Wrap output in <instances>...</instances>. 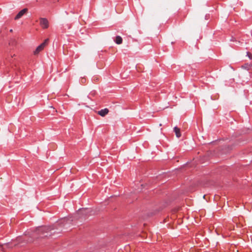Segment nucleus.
I'll return each mask as SVG.
<instances>
[{"instance_id":"nucleus-11","label":"nucleus","mask_w":252,"mask_h":252,"mask_svg":"<svg viewBox=\"0 0 252 252\" xmlns=\"http://www.w3.org/2000/svg\"><path fill=\"white\" fill-rule=\"evenodd\" d=\"M81 81H82V83H84V80H83V79H82Z\"/></svg>"},{"instance_id":"nucleus-4","label":"nucleus","mask_w":252,"mask_h":252,"mask_svg":"<svg viewBox=\"0 0 252 252\" xmlns=\"http://www.w3.org/2000/svg\"><path fill=\"white\" fill-rule=\"evenodd\" d=\"M27 11L28 9L27 8H24L21 10L15 17V20H18L21 18Z\"/></svg>"},{"instance_id":"nucleus-10","label":"nucleus","mask_w":252,"mask_h":252,"mask_svg":"<svg viewBox=\"0 0 252 252\" xmlns=\"http://www.w3.org/2000/svg\"><path fill=\"white\" fill-rule=\"evenodd\" d=\"M81 81H82V83H84V80H83V79H82Z\"/></svg>"},{"instance_id":"nucleus-12","label":"nucleus","mask_w":252,"mask_h":252,"mask_svg":"<svg viewBox=\"0 0 252 252\" xmlns=\"http://www.w3.org/2000/svg\"><path fill=\"white\" fill-rule=\"evenodd\" d=\"M10 32H12V30H10Z\"/></svg>"},{"instance_id":"nucleus-7","label":"nucleus","mask_w":252,"mask_h":252,"mask_svg":"<svg viewBox=\"0 0 252 252\" xmlns=\"http://www.w3.org/2000/svg\"><path fill=\"white\" fill-rule=\"evenodd\" d=\"M174 131L176 134V136L178 137V138H179L181 137V132H180V128H179L178 127H177V126H175L174 128Z\"/></svg>"},{"instance_id":"nucleus-8","label":"nucleus","mask_w":252,"mask_h":252,"mask_svg":"<svg viewBox=\"0 0 252 252\" xmlns=\"http://www.w3.org/2000/svg\"><path fill=\"white\" fill-rule=\"evenodd\" d=\"M123 39L120 36H117L116 37V39L115 40V42L116 43L118 44H120L122 43Z\"/></svg>"},{"instance_id":"nucleus-6","label":"nucleus","mask_w":252,"mask_h":252,"mask_svg":"<svg viewBox=\"0 0 252 252\" xmlns=\"http://www.w3.org/2000/svg\"><path fill=\"white\" fill-rule=\"evenodd\" d=\"M89 212V210L88 208H83L78 210V214L80 215H83L86 216L88 213Z\"/></svg>"},{"instance_id":"nucleus-5","label":"nucleus","mask_w":252,"mask_h":252,"mask_svg":"<svg viewBox=\"0 0 252 252\" xmlns=\"http://www.w3.org/2000/svg\"><path fill=\"white\" fill-rule=\"evenodd\" d=\"M109 112V110L108 108H104L101 109L100 110L98 111L97 112V114L101 116V117H104L106 116Z\"/></svg>"},{"instance_id":"nucleus-2","label":"nucleus","mask_w":252,"mask_h":252,"mask_svg":"<svg viewBox=\"0 0 252 252\" xmlns=\"http://www.w3.org/2000/svg\"><path fill=\"white\" fill-rule=\"evenodd\" d=\"M49 41V39H46L44 41L40 44L39 46L37 47L35 51H34V54L36 55L38 54L41 51H42L45 46L47 45V43Z\"/></svg>"},{"instance_id":"nucleus-3","label":"nucleus","mask_w":252,"mask_h":252,"mask_svg":"<svg viewBox=\"0 0 252 252\" xmlns=\"http://www.w3.org/2000/svg\"><path fill=\"white\" fill-rule=\"evenodd\" d=\"M40 25L43 29H47L49 27V22L46 18H40Z\"/></svg>"},{"instance_id":"nucleus-1","label":"nucleus","mask_w":252,"mask_h":252,"mask_svg":"<svg viewBox=\"0 0 252 252\" xmlns=\"http://www.w3.org/2000/svg\"><path fill=\"white\" fill-rule=\"evenodd\" d=\"M50 229V228L48 226H43L39 227L37 229V231L38 233H41V234L42 235V237H47L49 234L48 232L49 231Z\"/></svg>"},{"instance_id":"nucleus-9","label":"nucleus","mask_w":252,"mask_h":252,"mask_svg":"<svg viewBox=\"0 0 252 252\" xmlns=\"http://www.w3.org/2000/svg\"><path fill=\"white\" fill-rule=\"evenodd\" d=\"M247 54V55L249 57V58L250 59H252V54L250 52H248Z\"/></svg>"}]
</instances>
